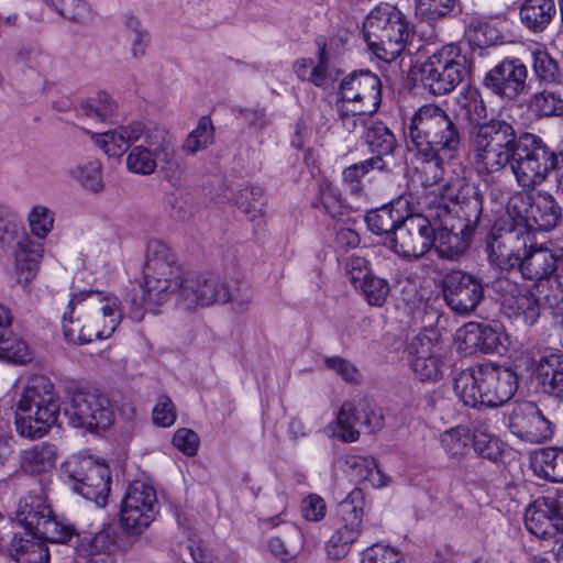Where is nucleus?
Segmentation results:
<instances>
[{"label":"nucleus","mask_w":563,"mask_h":563,"mask_svg":"<svg viewBox=\"0 0 563 563\" xmlns=\"http://www.w3.org/2000/svg\"><path fill=\"white\" fill-rule=\"evenodd\" d=\"M80 109L87 118L97 122H104L112 118L117 106L107 92H99L95 98L84 101Z\"/></svg>","instance_id":"47"},{"label":"nucleus","mask_w":563,"mask_h":563,"mask_svg":"<svg viewBox=\"0 0 563 563\" xmlns=\"http://www.w3.org/2000/svg\"><path fill=\"white\" fill-rule=\"evenodd\" d=\"M144 125L134 122L126 126H120L112 131L93 135L95 144L101 147L110 157H121L134 142L141 140Z\"/></svg>","instance_id":"28"},{"label":"nucleus","mask_w":563,"mask_h":563,"mask_svg":"<svg viewBox=\"0 0 563 563\" xmlns=\"http://www.w3.org/2000/svg\"><path fill=\"white\" fill-rule=\"evenodd\" d=\"M364 504V495L360 488H354L339 504L338 512L342 526L333 532L327 543V553L331 559L344 558L351 544L360 537Z\"/></svg>","instance_id":"14"},{"label":"nucleus","mask_w":563,"mask_h":563,"mask_svg":"<svg viewBox=\"0 0 563 563\" xmlns=\"http://www.w3.org/2000/svg\"><path fill=\"white\" fill-rule=\"evenodd\" d=\"M364 139L369 151L382 161L394 156L397 148V140L391 130L382 121L372 120L367 125Z\"/></svg>","instance_id":"35"},{"label":"nucleus","mask_w":563,"mask_h":563,"mask_svg":"<svg viewBox=\"0 0 563 563\" xmlns=\"http://www.w3.org/2000/svg\"><path fill=\"white\" fill-rule=\"evenodd\" d=\"M463 340L465 344L483 353L498 352L501 345L499 333L488 325L471 323L465 328Z\"/></svg>","instance_id":"39"},{"label":"nucleus","mask_w":563,"mask_h":563,"mask_svg":"<svg viewBox=\"0 0 563 563\" xmlns=\"http://www.w3.org/2000/svg\"><path fill=\"white\" fill-rule=\"evenodd\" d=\"M517 201L518 199L514 200L512 208L518 209V216L531 229L549 231L554 229L561 219V207L549 192L539 191L527 201L520 198L522 208L517 206Z\"/></svg>","instance_id":"23"},{"label":"nucleus","mask_w":563,"mask_h":563,"mask_svg":"<svg viewBox=\"0 0 563 563\" xmlns=\"http://www.w3.org/2000/svg\"><path fill=\"white\" fill-rule=\"evenodd\" d=\"M158 159L162 164L159 168L162 177L174 187L180 186L185 177V166L176 157L175 148L173 147L168 154L163 153Z\"/></svg>","instance_id":"57"},{"label":"nucleus","mask_w":563,"mask_h":563,"mask_svg":"<svg viewBox=\"0 0 563 563\" xmlns=\"http://www.w3.org/2000/svg\"><path fill=\"white\" fill-rule=\"evenodd\" d=\"M505 284L503 288L507 289V294L503 297V309L515 321L525 325H533L540 317L539 299L529 290H521L516 284L508 280L499 282Z\"/></svg>","instance_id":"26"},{"label":"nucleus","mask_w":563,"mask_h":563,"mask_svg":"<svg viewBox=\"0 0 563 563\" xmlns=\"http://www.w3.org/2000/svg\"><path fill=\"white\" fill-rule=\"evenodd\" d=\"M510 432L522 441L543 443L552 439L554 428L532 401H516L505 412Z\"/></svg>","instance_id":"15"},{"label":"nucleus","mask_w":563,"mask_h":563,"mask_svg":"<svg viewBox=\"0 0 563 563\" xmlns=\"http://www.w3.org/2000/svg\"><path fill=\"white\" fill-rule=\"evenodd\" d=\"M10 344L11 345L8 352L4 353L2 361L15 365H25L34 360V350L19 335H15L13 342Z\"/></svg>","instance_id":"61"},{"label":"nucleus","mask_w":563,"mask_h":563,"mask_svg":"<svg viewBox=\"0 0 563 563\" xmlns=\"http://www.w3.org/2000/svg\"><path fill=\"white\" fill-rule=\"evenodd\" d=\"M531 57L534 76L541 84H554L559 80V64L548 51L534 49Z\"/></svg>","instance_id":"45"},{"label":"nucleus","mask_w":563,"mask_h":563,"mask_svg":"<svg viewBox=\"0 0 563 563\" xmlns=\"http://www.w3.org/2000/svg\"><path fill=\"white\" fill-rule=\"evenodd\" d=\"M36 532L45 542L54 543H67L78 533L67 519L56 516L54 511H52L49 518L41 522Z\"/></svg>","instance_id":"43"},{"label":"nucleus","mask_w":563,"mask_h":563,"mask_svg":"<svg viewBox=\"0 0 563 563\" xmlns=\"http://www.w3.org/2000/svg\"><path fill=\"white\" fill-rule=\"evenodd\" d=\"M143 137V145L152 150L157 157H161L163 153H170L174 147V140L167 130L163 128L145 129L141 136Z\"/></svg>","instance_id":"56"},{"label":"nucleus","mask_w":563,"mask_h":563,"mask_svg":"<svg viewBox=\"0 0 563 563\" xmlns=\"http://www.w3.org/2000/svg\"><path fill=\"white\" fill-rule=\"evenodd\" d=\"M55 213L46 206L34 205L27 214V223L31 233L44 240L53 230Z\"/></svg>","instance_id":"51"},{"label":"nucleus","mask_w":563,"mask_h":563,"mask_svg":"<svg viewBox=\"0 0 563 563\" xmlns=\"http://www.w3.org/2000/svg\"><path fill=\"white\" fill-rule=\"evenodd\" d=\"M355 288L361 291L364 299L371 306L375 307H382L390 291L388 282L376 275L365 278V280Z\"/></svg>","instance_id":"53"},{"label":"nucleus","mask_w":563,"mask_h":563,"mask_svg":"<svg viewBox=\"0 0 563 563\" xmlns=\"http://www.w3.org/2000/svg\"><path fill=\"white\" fill-rule=\"evenodd\" d=\"M408 356L411 369L421 382L435 383L443 377L444 364L428 335L420 334L411 340Z\"/></svg>","instance_id":"24"},{"label":"nucleus","mask_w":563,"mask_h":563,"mask_svg":"<svg viewBox=\"0 0 563 563\" xmlns=\"http://www.w3.org/2000/svg\"><path fill=\"white\" fill-rule=\"evenodd\" d=\"M428 214L438 230L437 252L440 257L453 260L470 245L483 212V196L475 188H466L455 197L450 187L432 191L426 198Z\"/></svg>","instance_id":"4"},{"label":"nucleus","mask_w":563,"mask_h":563,"mask_svg":"<svg viewBox=\"0 0 563 563\" xmlns=\"http://www.w3.org/2000/svg\"><path fill=\"white\" fill-rule=\"evenodd\" d=\"M473 448L479 456L492 462H497L503 455L501 441L484 420L473 422Z\"/></svg>","instance_id":"37"},{"label":"nucleus","mask_w":563,"mask_h":563,"mask_svg":"<svg viewBox=\"0 0 563 563\" xmlns=\"http://www.w3.org/2000/svg\"><path fill=\"white\" fill-rule=\"evenodd\" d=\"M401 555L393 548L376 543L367 548L362 558V563H400Z\"/></svg>","instance_id":"63"},{"label":"nucleus","mask_w":563,"mask_h":563,"mask_svg":"<svg viewBox=\"0 0 563 563\" xmlns=\"http://www.w3.org/2000/svg\"><path fill=\"white\" fill-rule=\"evenodd\" d=\"M122 319L120 301L113 295L82 290L71 296L63 313V332L71 344H87L109 338Z\"/></svg>","instance_id":"5"},{"label":"nucleus","mask_w":563,"mask_h":563,"mask_svg":"<svg viewBox=\"0 0 563 563\" xmlns=\"http://www.w3.org/2000/svg\"><path fill=\"white\" fill-rule=\"evenodd\" d=\"M525 525L537 537H554L563 530V500L550 495L536 499L525 512Z\"/></svg>","instance_id":"21"},{"label":"nucleus","mask_w":563,"mask_h":563,"mask_svg":"<svg viewBox=\"0 0 563 563\" xmlns=\"http://www.w3.org/2000/svg\"><path fill=\"white\" fill-rule=\"evenodd\" d=\"M338 102L376 112L382 102V82L369 70H356L345 76L338 90Z\"/></svg>","instance_id":"18"},{"label":"nucleus","mask_w":563,"mask_h":563,"mask_svg":"<svg viewBox=\"0 0 563 563\" xmlns=\"http://www.w3.org/2000/svg\"><path fill=\"white\" fill-rule=\"evenodd\" d=\"M487 118V108L476 90L461 93L451 110L437 103L419 107L404 121L407 146L427 163L443 168L460 156L464 125L472 124L471 154L481 173L493 174L509 165L519 142L514 125Z\"/></svg>","instance_id":"1"},{"label":"nucleus","mask_w":563,"mask_h":563,"mask_svg":"<svg viewBox=\"0 0 563 563\" xmlns=\"http://www.w3.org/2000/svg\"><path fill=\"white\" fill-rule=\"evenodd\" d=\"M143 278L140 296L134 294L131 299L130 317L134 321H141L145 311H154L172 297L187 311L238 299L239 288L217 274L184 272L172 250L157 240L147 243Z\"/></svg>","instance_id":"2"},{"label":"nucleus","mask_w":563,"mask_h":563,"mask_svg":"<svg viewBox=\"0 0 563 563\" xmlns=\"http://www.w3.org/2000/svg\"><path fill=\"white\" fill-rule=\"evenodd\" d=\"M319 203L323 211L333 219H339L343 214V206L340 199V192L335 187L328 183H324L320 186Z\"/></svg>","instance_id":"58"},{"label":"nucleus","mask_w":563,"mask_h":563,"mask_svg":"<svg viewBox=\"0 0 563 563\" xmlns=\"http://www.w3.org/2000/svg\"><path fill=\"white\" fill-rule=\"evenodd\" d=\"M454 5V0H419L417 12L426 20H437L445 16Z\"/></svg>","instance_id":"62"},{"label":"nucleus","mask_w":563,"mask_h":563,"mask_svg":"<svg viewBox=\"0 0 563 563\" xmlns=\"http://www.w3.org/2000/svg\"><path fill=\"white\" fill-rule=\"evenodd\" d=\"M68 174L88 191L99 192L103 189L102 165L98 159L82 162L69 168Z\"/></svg>","instance_id":"41"},{"label":"nucleus","mask_w":563,"mask_h":563,"mask_svg":"<svg viewBox=\"0 0 563 563\" xmlns=\"http://www.w3.org/2000/svg\"><path fill=\"white\" fill-rule=\"evenodd\" d=\"M470 430L463 426L452 428L441 435L442 446L454 459H460L470 451Z\"/></svg>","instance_id":"48"},{"label":"nucleus","mask_w":563,"mask_h":563,"mask_svg":"<svg viewBox=\"0 0 563 563\" xmlns=\"http://www.w3.org/2000/svg\"><path fill=\"white\" fill-rule=\"evenodd\" d=\"M214 126L209 117L200 118L197 126L189 133L183 148L189 154H196L212 144Z\"/></svg>","instance_id":"44"},{"label":"nucleus","mask_w":563,"mask_h":563,"mask_svg":"<svg viewBox=\"0 0 563 563\" xmlns=\"http://www.w3.org/2000/svg\"><path fill=\"white\" fill-rule=\"evenodd\" d=\"M64 415L75 428L106 430L112 423L113 408L99 390L76 388L68 396Z\"/></svg>","instance_id":"12"},{"label":"nucleus","mask_w":563,"mask_h":563,"mask_svg":"<svg viewBox=\"0 0 563 563\" xmlns=\"http://www.w3.org/2000/svg\"><path fill=\"white\" fill-rule=\"evenodd\" d=\"M356 426H364L368 432L383 427L382 411L368 404L355 408L352 402H344L336 417L333 434L343 442H355L360 438Z\"/></svg>","instance_id":"20"},{"label":"nucleus","mask_w":563,"mask_h":563,"mask_svg":"<svg viewBox=\"0 0 563 563\" xmlns=\"http://www.w3.org/2000/svg\"><path fill=\"white\" fill-rule=\"evenodd\" d=\"M428 214L438 230L437 252L440 257L453 260L470 245L483 212V196L475 188H466L455 197L450 187L432 191L426 198Z\"/></svg>","instance_id":"3"},{"label":"nucleus","mask_w":563,"mask_h":563,"mask_svg":"<svg viewBox=\"0 0 563 563\" xmlns=\"http://www.w3.org/2000/svg\"><path fill=\"white\" fill-rule=\"evenodd\" d=\"M292 533L296 537L294 542H289L287 545L285 541H283L278 537H273L268 541V550L269 552L278 559L283 563L289 562L295 556V551L300 545V532L296 527H290Z\"/></svg>","instance_id":"59"},{"label":"nucleus","mask_w":563,"mask_h":563,"mask_svg":"<svg viewBox=\"0 0 563 563\" xmlns=\"http://www.w3.org/2000/svg\"><path fill=\"white\" fill-rule=\"evenodd\" d=\"M60 413L58 396L52 399L19 400L15 426L18 433L31 440L44 437L57 423Z\"/></svg>","instance_id":"16"},{"label":"nucleus","mask_w":563,"mask_h":563,"mask_svg":"<svg viewBox=\"0 0 563 563\" xmlns=\"http://www.w3.org/2000/svg\"><path fill=\"white\" fill-rule=\"evenodd\" d=\"M445 303L456 313L474 311L484 297L482 283L475 276L462 271H452L442 279Z\"/></svg>","instance_id":"19"},{"label":"nucleus","mask_w":563,"mask_h":563,"mask_svg":"<svg viewBox=\"0 0 563 563\" xmlns=\"http://www.w3.org/2000/svg\"><path fill=\"white\" fill-rule=\"evenodd\" d=\"M10 554L16 563H48L49 552L46 542L36 531L26 530L14 534L10 542Z\"/></svg>","instance_id":"29"},{"label":"nucleus","mask_w":563,"mask_h":563,"mask_svg":"<svg viewBox=\"0 0 563 563\" xmlns=\"http://www.w3.org/2000/svg\"><path fill=\"white\" fill-rule=\"evenodd\" d=\"M53 11L62 18L79 24H85L93 18L92 10L86 0H59Z\"/></svg>","instance_id":"52"},{"label":"nucleus","mask_w":563,"mask_h":563,"mask_svg":"<svg viewBox=\"0 0 563 563\" xmlns=\"http://www.w3.org/2000/svg\"><path fill=\"white\" fill-rule=\"evenodd\" d=\"M346 472L356 482L368 483L373 487H384L388 478L378 468L372 456L347 455L345 459Z\"/></svg>","instance_id":"34"},{"label":"nucleus","mask_w":563,"mask_h":563,"mask_svg":"<svg viewBox=\"0 0 563 563\" xmlns=\"http://www.w3.org/2000/svg\"><path fill=\"white\" fill-rule=\"evenodd\" d=\"M538 382L543 393L563 398V356L542 358L538 366Z\"/></svg>","instance_id":"36"},{"label":"nucleus","mask_w":563,"mask_h":563,"mask_svg":"<svg viewBox=\"0 0 563 563\" xmlns=\"http://www.w3.org/2000/svg\"><path fill=\"white\" fill-rule=\"evenodd\" d=\"M407 206L408 201L399 198L390 205L367 212L365 217L366 224L373 233L386 235L387 246H389L390 236L398 230L405 218L402 210Z\"/></svg>","instance_id":"30"},{"label":"nucleus","mask_w":563,"mask_h":563,"mask_svg":"<svg viewBox=\"0 0 563 563\" xmlns=\"http://www.w3.org/2000/svg\"><path fill=\"white\" fill-rule=\"evenodd\" d=\"M438 245V230L428 214L405 216L402 222L389 239V247L405 258H419L433 245Z\"/></svg>","instance_id":"13"},{"label":"nucleus","mask_w":563,"mask_h":563,"mask_svg":"<svg viewBox=\"0 0 563 563\" xmlns=\"http://www.w3.org/2000/svg\"><path fill=\"white\" fill-rule=\"evenodd\" d=\"M339 120L341 121L342 128L353 133L357 128L367 130V125L372 122V115L375 112H366V109L350 107L347 104L336 103Z\"/></svg>","instance_id":"54"},{"label":"nucleus","mask_w":563,"mask_h":563,"mask_svg":"<svg viewBox=\"0 0 563 563\" xmlns=\"http://www.w3.org/2000/svg\"><path fill=\"white\" fill-rule=\"evenodd\" d=\"M56 396L52 380L45 375L34 374L26 379L19 400H29L34 404V400L52 399Z\"/></svg>","instance_id":"50"},{"label":"nucleus","mask_w":563,"mask_h":563,"mask_svg":"<svg viewBox=\"0 0 563 563\" xmlns=\"http://www.w3.org/2000/svg\"><path fill=\"white\" fill-rule=\"evenodd\" d=\"M173 444L188 456L196 455L199 448V437L191 429H178L173 437Z\"/></svg>","instance_id":"64"},{"label":"nucleus","mask_w":563,"mask_h":563,"mask_svg":"<svg viewBox=\"0 0 563 563\" xmlns=\"http://www.w3.org/2000/svg\"><path fill=\"white\" fill-rule=\"evenodd\" d=\"M540 467L547 479L563 483V449H543L540 453Z\"/></svg>","instance_id":"55"},{"label":"nucleus","mask_w":563,"mask_h":563,"mask_svg":"<svg viewBox=\"0 0 563 563\" xmlns=\"http://www.w3.org/2000/svg\"><path fill=\"white\" fill-rule=\"evenodd\" d=\"M467 57L461 54L457 45H444L433 53L422 65L423 86L434 96L453 91L467 76Z\"/></svg>","instance_id":"10"},{"label":"nucleus","mask_w":563,"mask_h":563,"mask_svg":"<svg viewBox=\"0 0 563 563\" xmlns=\"http://www.w3.org/2000/svg\"><path fill=\"white\" fill-rule=\"evenodd\" d=\"M363 34L373 54L390 63L405 49L409 26L400 10L382 3L367 14L363 23Z\"/></svg>","instance_id":"8"},{"label":"nucleus","mask_w":563,"mask_h":563,"mask_svg":"<svg viewBox=\"0 0 563 563\" xmlns=\"http://www.w3.org/2000/svg\"><path fill=\"white\" fill-rule=\"evenodd\" d=\"M528 108L539 119L563 118V91L554 89L538 91L530 97Z\"/></svg>","instance_id":"38"},{"label":"nucleus","mask_w":563,"mask_h":563,"mask_svg":"<svg viewBox=\"0 0 563 563\" xmlns=\"http://www.w3.org/2000/svg\"><path fill=\"white\" fill-rule=\"evenodd\" d=\"M454 393L470 407H498L517 391L518 377L510 367L482 363L463 369L454 377Z\"/></svg>","instance_id":"6"},{"label":"nucleus","mask_w":563,"mask_h":563,"mask_svg":"<svg viewBox=\"0 0 563 563\" xmlns=\"http://www.w3.org/2000/svg\"><path fill=\"white\" fill-rule=\"evenodd\" d=\"M135 508L133 511L126 505H121L120 511V527L128 537H131L133 543H135L139 536L148 528L156 517V514L152 511L146 512L141 507Z\"/></svg>","instance_id":"42"},{"label":"nucleus","mask_w":563,"mask_h":563,"mask_svg":"<svg viewBox=\"0 0 563 563\" xmlns=\"http://www.w3.org/2000/svg\"><path fill=\"white\" fill-rule=\"evenodd\" d=\"M526 249V239L512 230L492 234L487 242L488 258L501 271L518 267Z\"/></svg>","instance_id":"25"},{"label":"nucleus","mask_w":563,"mask_h":563,"mask_svg":"<svg viewBox=\"0 0 563 563\" xmlns=\"http://www.w3.org/2000/svg\"><path fill=\"white\" fill-rule=\"evenodd\" d=\"M558 153L533 134L519 135V142L509 163L519 186L531 188L540 185L558 165Z\"/></svg>","instance_id":"9"},{"label":"nucleus","mask_w":563,"mask_h":563,"mask_svg":"<svg viewBox=\"0 0 563 563\" xmlns=\"http://www.w3.org/2000/svg\"><path fill=\"white\" fill-rule=\"evenodd\" d=\"M372 169L387 170L389 169V163L388 161H382L379 157H371L353 164L343 170V180L350 186L351 190L357 191L361 178Z\"/></svg>","instance_id":"49"},{"label":"nucleus","mask_w":563,"mask_h":563,"mask_svg":"<svg viewBox=\"0 0 563 563\" xmlns=\"http://www.w3.org/2000/svg\"><path fill=\"white\" fill-rule=\"evenodd\" d=\"M0 250L13 256L18 283L30 284L37 274L44 246L30 238L19 212L1 200Z\"/></svg>","instance_id":"7"},{"label":"nucleus","mask_w":563,"mask_h":563,"mask_svg":"<svg viewBox=\"0 0 563 563\" xmlns=\"http://www.w3.org/2000/svg\"><path fill=\"white\" fill-rule=\"evenodd\" d=\"M52 505L42 490H32L21 497L15 511L16 520L29 531H37L41 522L52 515Z\"/></svg>","instance_id":"27"},{"label":"nucleus","mask_w":563,"mask_h":563,"mask_svg":"<svg viewBox=\"0 0 563 563\" xmlns=\"http://www.w3.org/2000/svg\"><path fill=\"white\" fill-rule=\"evenodd\" d=\"M133 540L110 523L102 525L97 531L76 533L75 553L78 558L91 561L110 558L119 552H126L133 547Z\"/></svg>","instance_id":"17"},{"label":"nucleus","mask_w":563,"mask_h":563,"mask_svg":"<svg viewBox=\"0 0 563 563\" xmlns=\"http://www.w3.org/2000/svg\"><path fill=\"white\" fill-rule=\"evenodd\" d=\"M122 505H126L129 509L143 508V511L158 514L159 505L154 487L141 481L133 482L122 500Z\"/></svg>","instance_id":"40"},{"label":"nucleus","mask_w":563,"mask_h":563,"mask_svg":"<svg viewBox=\"0 0 563 563\" xmlns=\"http://www.w3.org/2000/svg\"><path fill=\"white\" fill-rule=\"evenodd\" d=\"M555 14L554 0H526L520 8L521 22L534 33L543 32Z\"/></svg>","instance_id":"33"},{"label":"nucleus","mask_w":563,"mask_h":563,"mask_svg":"<svg viewBox=\"0 0 563 563\" xmlns=\"http://www.w3.org/2000/svg\"><path fill=\"white\" fill-rule=\"evenodd\" d=\"M518 268L526 279L543 280L559 273L560 263L548 249H531L525 251Z\"/></svg>","instance_id":"31"},{"label":"nucleus","mask_w":563,"mask_h":563,"mask_svg":"<svg viewBox=\"0 0 563 563\" xmlns=\"http://www.w3.org/2000/svg\"><path fill=\"white\" fill-rule=\"evenodd\" d=\"M157 159L158 157L152 150L140 144L133 146L128 154L126 167L133 174L146 176L155 172L157 168Z\"/></svg>","instance_id":"46"},{"label":"nucleus","mask_w":563,"mask_h":563,"mask_svg":"<svg viewBox=\"0 0 563 563\" xmlns=\"http://www.w3.org/2000/svg\"><path fill=\"white\" fill-rule=\"evenodd\" d=\"M62 475L73 489L98 505H103L110 492V471L103 463L87 455H73L62 464Z\"/></svg>","instance_id":"11"},{"label":"nucleus","mask_w":563,"mask_h":563,"mask_svg":"<svg viewBox=\"0 0 563 563\" xmlns=\"http://www.w3.org/2000/svg\"><path fill=\"white\" fill-rule=\"evenodd\" d=\"M528 69L519 58H506L490 69L485 85L498 96L515 99L528 91Z\"/></svg>","instance_id":"22"},{"label":"nucleus","mask_w":563,"mask_h":563,"mask_svg":"<svg viewBox=\"0 0 563 563\" xmlns=\"http://www.w3.org/2000/svg\"><path fill=\"white\" fill-rule=\"evenodd\" d=\"M176 417V408L172 399L166 395L159 396L152 411L154 424L168 428L175 423Z\"/></svg>","instance_id":"60"},{"label":"nucleus","mask_w":563,"mask_h":563,"mask_svg":"<svg viewBox=\"0 0 563 563\" xmlns=\"http://www.w3.org/2000/svg\"><path fill=\"white\" fill-rule=\"evenodd\" d=\"M56 459L55 445L43 442L22 450L19 455V463L24 473L35 475L53 468Z\"/></svg>","instance_id":"32"}]
</instances>
